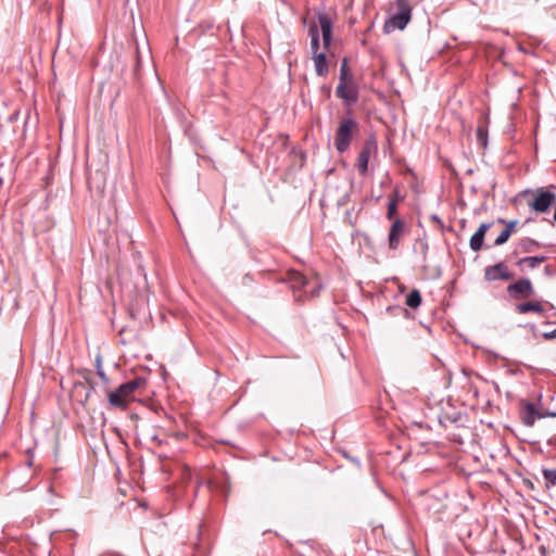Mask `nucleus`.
<instances>
[{"mask_svg": "<svg viewBox=\"0 0 556 556\" xmlns=\"http://www.w3.org/2000/svg\"><path fill=\"white\" fill-rule=\"evenodd\" d=\"M412 11L409 0H395L390 9L389 17L384 22V33L390 34L396 29L403 30L412 20Z\"/></svg>", "mask_w": 556, "mask_h": 556, "instance_id": "1", "label": "nucleus"}, {"mask_svg": "<svg viewBox=\"0 0 556 556\" xmlns=\"http://www.w3.org/2000/svg\"><path fill=\"white\" fill-rule=\"evenodd\" d=\"M144 384V380L136 378L121 384L115 391L109 393V403L111 406L126 409L129 402L135 399V391Z\"/></svg>", "mask_w": 556, "mask_h": 556, "instance_id": "2", "label": "nucleus"}, {"mask_svg": "<svg viewBox=\"0 0 556 556\" xmlns=\"http://www.w3.org/2000/svg\"><path fill=\"white\" fill-rule=\"evenodd\" d=\"M358 128V123L352 117L343 118L340 122L334 136V147L339 153H344L349 149Z\"/></svg>", "mask_w": 556, "mask_h": 556, "instance_id": "3", "label": "nucleus"}, {"mask_svg": "<svg viewBox=\"0 0 556 556\" xmlns=\"http://www.w3.org/2000/svg\"><path fill=\"white\" fill-rule=\"evenodd\" d=\"M288 281L292 290H303L304 294H309L312 298L316 296L320 289V283L317 280H308L296 270L288 273Z\"/></svg>", "mask_w": 556, "mask_h": 556, "instance_id": "4", "label": "nucleus"}, {"mask_svg": "<svg viewBox=\"0 0 556 556\" xmlns=\"http://www.w3.org/2000/svg\"><path fill=\"white\" fill-rule=\"evenodd\" d=\"M506 292L511 300L520 301L531 298L535 293V290L529 278H521L508 285Z\"/></svg>", "mask_w": 556, "mask_h": 556, "instance_id": "5", "label": "nucleus"}, {"mask_svg": "<svg viewBox=\"0 0 556 556\" xmlns=\"http://www.w3.org/2000/svg\"><path fill=\"white\" fill-rule=\"evenodd\" d=\"M377 140L375 137H369L364 142V146L359 152L358 159H357V169L361 175H366L368 170V163L371 154L377 152Z\"/></svg>", "mask_w": 556, "mask_h": 556, "instance_id": "6", "label": "nucleus"}, {"mask_svg": "<svg viewBox=\"0 0 556 556\" xmlns=\"http://www.w3.org/2000/svg\"><path fill=\"white\" fill-rule=\"evenodd\" d=\"M513 278H514V273L503 262L486 266L484 268V279L486 281H490V282L496 281V280L508 281V280H511Z\"/></svg>", "mask_w": 556, "mask_h": 556, "instance_id": "7", "label": "nucleus"}, {"mask_svg": "<svg viewBox=\"0 0 556 556\" xmlns=\"http://www.w3.org/2000/svg\"><path fill=\"white\" fill-rule=\"evenodd\" d=\"M556 201V194L547 189L539 188L536 195L529 205L538 213H545Z\"/></svg>", "mask_w": 556, "mask_h": 556, "instance_id": "8", "label": "nucleus"}, {"mask_svg": "<svg viewBox=\"0 0 556 556\" xmlns=\"http://www.w3.org/2000/svg\"><path fill=\"white\" fill-rule=\"evenodd\" d=\"M336 94L338 98L342 99L348 105L355 103L358 99V90L356 85L354 84V79L343 81L339 80Z\"/></svg>", "mask_w": 556, "mask_h": 556, "instance_id": "9", "label": "nucleus"}, {"mask_svg": "<svg viewBox=\"0 0 556 556\" xmlns=\"http://www.w3.org/2000/svg\"><path fill=\"white\" fill-rule=\"evenodd\" d=\"M318 29L323 36V43L326 50L329 49L332 39V22L327 14L318 15Z\"/></svg>", "mask_w": 556, "mask_h": 556, "instance_id": "10", "label": "nucleus"}, {"mask_svg": "<svg viewBox=\"0 0 556 556\" xmlns=\"http://www.w3.org/2000/svg\"><path fill=\"white\" fill-rule=\"evenodd\" d=\"M404 233V223L401 219H395L390 229L389 233V247L392 250H396L400 244L401 237Z\"/></svg>", "mask_w": 556, "mask_h": 556, "instance_id": "11", "label": "nucleus"}, {"mask_svg": "<svg viewBox=\"0 0 556 556\" xmlns=\"http://www.w3.org/2000/svg\"><path fill=\"white\" fill-rule=\"evenodd\" d=\"M492 223H482L477 231L472 235L470 238V249L475 252H478L481 250L483 245V240L486 231L491 228Z\"/></svg>", "mask_w": 556, "mask_h": 556, "instance_id": "12", "label": "nucleus"}, {"mask_svg": "<svg viewBox=\"0 0 556 556\" xmlns=\"http://www.w3.org/2000/svg\"><path fill=\"white\" fill-rule=\"evenodd\" d=\"M515 311L518 314H528L530 312H533L539 315H543L545 312V308L541 301H529V302H522V303L516 304Z\"/></svg>", "mask_w": 556, "mask_h": 556, "instance_id": "13", "label": "nucleus"}, {"mask_svg": "<svg viewBox=\"0 0 556 556\" xmlns=\"http://www.w3.org/2000/svg\"><path fill=\"white\" fill-rule=\"evenodd\" d=\"M542 417H543V415L541 413H539V410L536 409L534 404L527 403L525 405L522 420L526 426H529V427L533 426L535 420L539 418H542Z\"/></svg>", "mask_w": 556, "mask_h": 556, "instance_id": "14", "label": "nucleus"}, {"mask_svg": "<svg viewBox=\"0 0 556 556\" xmlns=\"http://www.w3.org/2000/svg\"><path fill=\"white\" fill-rule=\"evenodd\" d=\"M313 60L316 74L321 77L327 76L329 68L326 54L324 52L313 54Z\"/></svg>", "mask_w": 556, "mask_h": 556, "instance_id": "15", "label": "nucleus"}, {"mask_svg": "<svg viewBox=\"0 0 556 556\" xmlns=\"http://www.w3.org/2000/svg\"><path fill=\"white\" fill-rule=\"evenodd\" d=\"M308 35L311 37V50L313 54L319 53V29L316 23H312L308 27Z\"/></svg>", "mask_w": 556, "mask_h": 556, "instance_id": "16", "label": "nucleus"}, {"mask_svg": "<svg viewBox=\"0 0 556 556\" xmlns=\"http://www.w3.org/2000/svg\"><path fill=\"white\" fill-rule=\"evenodd\" d=\"M402 197L400 195L399 191H393L389 197V203H388V212H387V218L392 219L394 214L397 210V204L401 201Z\"/></svg>", "mask_w": 556, "mask_h": 556, "instance_id": "17", "label": "nucleus"}, {"mask_svg": "<svg viewBox=\"0 0 556 556\" xmlns=\"http://www.w3.org/2000/svg\"><path fill=\"white\" fill-rule=\"evenodd\" d=\"M539 247V242L531 238H522L517 244V249L522 253H531Z\"/></svg>", "mask_w": 556, "mask_h": 556, "instance_id": "18", "label": "nucleus"}, {"mask_svg": "<svg viewBox=\"0 0 556 556\" xmlns=\"http://www.w3.org/2000/svg\"><path fill=\"white\" fill-rule=\"evenodd\" d=\"M545 260H546V256H544V255H542V256H527V257L520 258L517 262V265L518 266L526 265L529 268L533 269V268L538 267L540 264H542Z\"/></svg>", "mask_w": 556, "mask_h": 556, "instance_id": "19", "label": "nucleus"}, {"mask_svg": "<svg viewBox=\"0 0 556 556\" xmlns=\"http://www.w3.org/2000/svg\"><path fill=\"white\" fill-rule=\"evenodd\" d=\"M405 304L410 308H417L421 304V294L419 290H412L406 296Z\"/></svg>", "mask_w": 556, "mask_h": 556, "instance_id": "20", "label": "nucleus"}, {"mask_svg": "<svg viewBox=\"0 0 556 556\" xmlns=\"http://www.w3.org/2000/svg\"><path fill=\"white\" fill-rule=\"evenodd\" d=\"M353 79V75L351 74L348 65V60L343 59L341 66H340V77L339 80H350Z\"/></svg>", "mask_w": 556, "mask_h": 556, "instance_id": "21", "label": "nucleus"}, {"mask_svg": "<svg viewBox=\"0 0 556 556\" xmlns=\"http://www.w3.org/2000/svg\"><path fill=\"white\" fill-rule=\"evenodd\" d=\"M546 486L556 485V469H543Z\"/></svg>", "mask_w": 556, "mask_h": 556, "instance_id": "22", "label": "nucleus"}, {"mask_svg": "<svg viewBox=\"0 0 556 556\" xmlns=\"http://www.w3.org/2000/svg\"><path fill=\"white\" fill-rule=\"evenodd\" d=\"M477 138L478 141L485 147L486 146V138H488V130L483 126H479L477 128Z\"/></svg>", "mask_w": 556, "mask_h": 556, "instance_id": "23", "label": "nucleus"}, {"mask_svg": "<svg viewBox=\"0 0 556 556\" xmlns=\"http://www.w3.org/2000/svg\"><path fill=\"white\" fill-rule=\"evenodd\" d=\"M511 235L509 233V230H502V232L498 235V237L495 239L494 244L495 245H502L506 243Z\"/></svg>", "mask_w": 556, "mask_h": 556, "instance_id": "24", "label": "nucleus"}, {"mask_svg": "<svg viewBox=\"0 0 556 556\" xmlns=\"http://www.w3.org/2000/svg\"><path fill=\"white\" fill-rule=\"evenodd\" d=\"M497 222L501 223V224H504L506 226L505 229L509 230L510 235L515 231V228H516V226L518 224V220L506 222L503 218H498Z\"/></svg>", "mask_w": 556, "mask_h": 556, "instance_id": "25", "label": "nucleus"}, {"mask_svg": "<svg viewBox=\"0 0 556 556\" xmlns=\"http://www.w3.org/2000/svg\"><path fill=\"white\" fill-rule=\"evenodd\" d=\"M181 477L184 481H190L192 479V471L188 466L182 467Z\"/></svg>", "mask_w": 556, "mask_h": 556, "instance_id": "26", "label": "nucleus"}, {"mask_svg": "<svg viewBox=\"0 0 556 556\" xmlns=\"http://www.w3.org/2000/svg\"><path fill=\"white\" fill-rule=\"evenodd\" d=\"M141 66V52L139 46H136V72L139 71Z\"/></svg>", "mask_w": 556, "mask_h": 556, "instance_id": "27", "label": "nucleus"}, {"mask_svg": "<svg viewBox=\"0 0 556 556\" xmlns=\"http://www.w3.org/2000/svg\"><path fill=\"white\" fill-rule=\"evenodd\" d=\"M544 337H545L546 339H554V338H556V329H555V330H553L552 332H546V333H544Z\"/></svg>", "mask_w": 556, "mask_h": 556, "instance_id": "28", "label": "nucleus"}, {"mask_svg": "<svg viewBox=\"0 0 556 556\" xmlns=\"http://www.w3.org/2000/svg\"><path fill=\"white\" fill-rule=\"evenodd\" d=\"M202 484V481L201 480H198L197 481V489Z\"/></svg>", "mask_w": 556, "mask_h": 556, "instance_id": "29", "label": "nucleus"}]
</instances>
